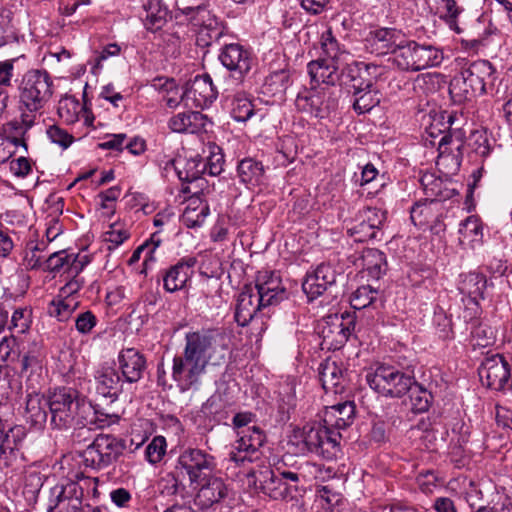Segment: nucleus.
Returning a JSON list of instances; mask_svg holds the SVG:
<instances>
[{"label":"nucleus","mask_w":512,"mask_h":512,"mask_svg":"<svg viewBox=\"0 0 512 512\" xmlns=\"http://www.w3.org/2000/svg\"><path fill=\"white\" fill-rule=\"evenodd\" d=\"M227 338L217 331L187 333L183 353L173 358L172 379L181 392L198 390L208 366L221 365L226 356Z\"/></svg>","instance_id":"nucleus-1"},{"label":"nucleus","mask_w":512,"mask_h":512,"mask_svg":"<svg viewBox=\"0 0 512 512\" xmlns=\"http://www.w3.org/2000/svg\"><path fill=\"white\" fill-rule=\"evenodd\" d=\"M53 81L45 70H30L19 84V116L4 128L7 139L16 147L27 150L25 136L41 117V110L53 94Z\"/></svg>","instance_id":"nucleus-2"},{"label":"nucleus","mask_w":512,"mask_h":512,"mask_svg":"<svg viewBox=\"0 0 512 512\" xmlns=\"http://www.w3.org/2000/svg\"><path fill=\"white\" fill-rule=\"evenodd\" d=\"M45 405L49 408L51 425L58 429L84 424L92 413L91 404L72 388L55 389Z\"/></svg>","instance_id":"nucleus-3"},{"label":"nucleus","mask_w":512,"mask_h":512,"mask_svg":"<svg viewBox=\"0 0 512 512\" xmlns=\"http://www.w3.org/2000/svg\"><path fill=\"white\" fill-rule=\"evenodd\" d=\"M496 79L492 64L487 60H478L464 68L460 76L453 78L449 92L455 102L471 101L491 89Z\"/></svg>","instance_id":"nucleus-4"},{"label":"nucleus","mask_w":512,"mask_h":512,"mask_svg":"<svg viewBox=\"0 0 512 512\" xmlns=\"http://www.w3.org/2000/svg\"><path fill=\"white\" fill-rule=\"evenodd\" d=\"M365 380L372 390L386 398H401L411 392L414 400L415 391L420 390L413 376L384 363L370 366Z\"/></svg>","instance_id":"nucleus-5"},{"label":"nucleus","mask_w":512,"mask_h":512,"mask_svg":"<svg viewBox=\"0 0 512 512\" xmlns=\"http://www.w3.org/2000/svg\"><path fill=\"white\" fill-rule=\"evenodd\" d=\"M340 438V432L330 430L325 424L314 422L294 429L290 443L296 445L300 453L310 452L332 459L338 451Z\"/></svg>","instance_id":"nucleus-6"},{"label":"nucleus","mask_w":512,"mask_h":512,"mask_svg":"<svg viewBox=\"0 0 512 512\" xmlns=\"http://www.w3.org/2000/svg\"><path fill=\"white\" fill-rule=\"evenodd\" d=\"M368 67L364 63L346 65L342 84L353 88V108L358 114H364L380 102L378 91L373 87V80L366 79Z\"/></svg>","instance_id":"nucleus-7"},{"label":"nucleus","mask_w":512,"mask_h":512,"mask_svg":"<svg viewBox=\"0 0 512 512\" xmlns=\"http://www.w3.org/2000/svg\"><path fill=\"white\" fill-rule=\"evenodd\" d=\"M442 60L443 53L436 47L406 40H403L393 57L394 64L404 71H419L437 66Z\"/></svg>","instance_id":"nucleus-8"},{"label":"nucleus","mask_w":512,"mask_h":512,"mask_svg":"<svg viewBox=\"0 0 512 512\" xmlns=\"http://www.w3.org/2000/svg\"><path fill=\"white\" fill-rule=\"evenodd\" d=\"M296 108L312 117L327 118L338 106L337 89L329 86H318L298 93L295 99Z\"/></svg>","instance_id":"nucleus-9"},{"label":"nucleus","mask_w":512,"mask_h":512,"mask_svg":"<svg viewBox=\"0 0 512 512\" xmlns=\"http://www.w3.org/2000/svg\"><path fill=\"white\" fill-rule=\"evenodd\" d=\"M255 483H258L259 489L274 500H286L293 498L298 490L300 474L294 471L283 470L279 468L276 471L265 468L259 471L255 477Z\"/></svg>","instance_id":"nucleus-10"},{"label":"nucleus","mask_w":512,"mask_h":512,"mask_svg":"<svg viewBox=\"0 0 512 512\" xmlns=\"http://www.w3.org/2000/svg\"><path fill=\"white\" fill-rule=\"evenodd\" d=\"M125 449L121 439L110 434H99L83 451L86 466L93 469L106 468L114 463Z\"/></svg>","instance_id":"nucleus-11"},{"label":"nucleus","mask_w":512,"mask_h":512,"mask_svg":"<svg viewBox=\"0 0 512 512\" xmlns=\"http://www.w3.org/2000/svg\"><path fill=\"white\" fill-rule=\"evenodd\" d=\"M216 467L215 457L197 448L184 450L178 458V468L187 474L191 484H200L213 474Z\"/></svg>","instance_id":"nucleus-12"},{"label":"nucleus","mask_w":512,"mask_h":512,"mask_svg":"<svg viewBox=\"0 0 512 512\" xmlns=\"http://www.w3.org/2000/svg\"><path fill=\"white\" fill-rule=\"evenodd\" d=\"M239 438L229 453V460L238 465L254 462L261 456L260 448L265 442L264 433L256 426L238 432Z\"/></svg>","instance_id":"nucleus-13"},{"label":"nucleus","mask_w":512,"mask_h":512,"mask_svg":"<svg viewBox=\"0 0 512 512\" xmlns=\"http://www.w3.org/2000/svg\"><path fill=\"white\" fill-rule=\"evenodd\" d=\"M483 385L495 391L506 388L510 379L508 362L499 354L486 357L478 369Z\"/></svg>","instance_id":"nucleus-14"},{"label":"nucleus","mask_w":512,"mask_h":512,"mask_svg":"<svg viewBox=\"0 0 512 512\" xmlns=\"http://www.w3.org/2000/svg\"><path fill=\"white\" fill-rule=\"evenodd\" d=\"M252 287L265 307L277 305L286 298V289L280 276L272 271L258 272Z\"/></svg>","instance_id":"nucleus-15"},{"label":"nucleus","mask_w":512,"mask_h":512,"mask_svg":"<svg viewBox=\"0 0 512 512\" xmlns=\"http://www.w3.org/2000/svg\"><path fill=\"white\" fill-rule=\"evenodd\" d=\"M338 272L330 263H322L308 272L302 283V289L310 300L321 296L336 282Z\"/></svg>","instance_id":"nucleus-16"},{"label":"nucleus","mask_w":512,"mask_h":512,"mask_svg":"<svg viewBox=\"0 0 512 512\" xmlns=\"http://www.w3.org/2000/svg\"><path fill=\"white\" fill-rule=\"evenodd\" d=\"M219 60L238 80L242 79L252 66L251 53L238 43L225 45L219 53Z\"/></svg>","instance_id":"nucleus-17"},{"label":"nucleus","mask_w":512,"mask_h":512,"mask_svg":"<svg viewBox=\"0 0 512 512\" xmlns=\"http://www.w3.org/2000/svg\"><path fill=\"white\" fill-rule=\"evenodd\" d=\"M95 389L103 397L116 400L122 392L124 380L113 364L104 363L94 372Z\"/></svg>","instance_id":"nucleus-18"},{"label":"nucleus","mask_w":512,"mask_h":512,"mask_svg":"<svg viewBox=\"0 0 512 512\" xmlns=\"http://www.w3.org/2000/svg\"><path fill=\"white\" fill-rule=\"evenodd\" d=\"M196 485L199 488L195 497V503L202 509L220 503L228 495V487L223 479L213 474Z\"/></svg>","instance_id":"nucleus-19"},{"label":"nucleus","mask_w":512,"mask_h":512,"mask_svg":"<svg viewBox=\"0 0 512 512\" xmlns=\"http://www.w3.org/2000/svg\"><path fill=\"white\" fill-rule=\"evenodd\" d=\"M186 104L189 101L198 108L210 105L217 97L212 79L209 75H198L185 88Z\"/></svg>","instance_id":"nucleus-20"},{"label":"nucleus","mask_w":512,"mask_h":512,"mask_svg":"<svg viewBox=\"0 0 512 512\" xmlns=\"http://www.w3.org/2000/svg\"><path fill=\"white\" fill-rule=\"evenodd\" d=\"M342 65L341 62L319 58L311 61L307 68L312 82L333 87L338 81L342 83L343 73L346 71L345 68L341 74L338 73Z\"/></svg>","instance_id":"nucleus-21"},{"label":"nucleus","mask_w":512,"mask_h":512,"mask_svg":"<svg viewBox=\"0 0 512 512\" xmlns=\"http://www.w3.org/2000/svg\"><path fill=\"white\" fill-rule=\"evenodd\" d=\"M118 364L127 383L138 382L146 369L144 355L134 348L122 349L118 354Z\"/></svg>","instance_id":"nucleus-22"},{"label":"nucleus","mask_w":512,"mask_h":512,"mask_svg":"<svg viewBox=\"0 0 512 512\" xmlns=\"http://www.w3.org/2000/svg\"><path fill=\"white\" fill-rule=\"evenodd\" d=\"M254 290L252 285H245L237 297L235 320L240 326H246L259 310L265 308Z\"/></svg>","instance_id":"nucleus-23"},{"label":"nucleus","mask_w":512,"mask_h":512,"mask_svg":"<svg viewBox=\"0 0 512 512\" xmlns=\"http://www.w3.org/2000/svg\"><path fill=\"white\" fill-rule=\"evenodd\" d=\"M319 335L322 338L321 347L327 350H336L344 345L350 335L348 327L343 325L342 320L337 316H330L319 328Z\"/></svg>","instance_id":"nucleus-24"},{"label":"nucleus","mask_w":512,"mask_h":512,"mask_svg":"<svg viewBox=\"0 0 512 512\" xmlns=\"http://www.w3.org/2000/svg\"><path fill=\"white\" fill-rule=\"evenodd\" d=\"M195 264L194 257H186L171 266L163 275L164 289L170 293L183 289L193 275Z\"/></svg>","instance_id":"nucleus-25"},{"label":"nucleus","mask_w":512,"mask_h":512,"mask_svg":"<svg viewBox=\"0 0 512 512\" xmlns=\"http://www.w3.org/2000/svg\"><path fill=\"white\" fill-rule=\"evenodd\" d=\"M184 14L193 13L191 20L195 26L200 27V34H205L210 41H217L222 35V28L218 21L210 16V12L201 5L179 7Z\"/></svg>","instance_id":"nucleus-26"},{"label":"nucleus","mask_w":512,"mask_h":512,"mask_svg":"<svg viewBox=\"0 0 512 512\" xmlns=\"http://www.w3.org/2000/svg\"><path fill=\"white\" fill-rule=\"evenodd\" d=\"M355 415L353 402H342L326 407L323 414V423L330 429L339 432L352 424Z\"/></svg>","instance_id":"nucleus-27"},{"label":"nucleus","mask_w":512,"mask_h":512,"mask_svg":"<svg viewBox=\"0 0 512 512\" xmlns=\"http://www.w3.org/2000/svg\"><path fill=\"white\" fill-rule=\"evenodd\" d=\"M209 120L206 115L198 111L178 113L169 120V127L177 133H200L206 131Z\"/></svg>","instance_id":"nucleus-28"},{"label":"nucleus","mask_w":512,"mask_h":512,"mask_svg":"<svg viewBox=\"0 0 512 512\" xmlns=\"http://www.w3.org/2000/svg\"><path fill=\"white\" fill-rule=\"evenodd\" d=\"M403 40L400 32L389 28H382L370 32L367 39L370 46H372L374 51L378 54L391 53L393 57H395V51L400 47Z\"/></svg>","instance_id":"nucleus-29"},{"label":"nucleus","mask_w":512,"mask_h":512,"mask_svg":"<svg viewBox=\"0 0 512 512\" xmlns=\"http://www.w3.org/2000/svg\"><path fill=\"white\" fill-rule=\"evenodd\" d=\"M487 286L486 277L480 273L470 272L461 274L458 282L459 292L467 297L468 303L478 305L479 300L484 298V291Z\"/></svg>","instance_id":"nucleus-30"},{"label":"nucleus","mask_w":512,"mask_h":512,"mask_svg":"<svg viewBox=\"0 0 512 512\" xmlns=\"http://www.w3.org/2000/svg\"><path fill=\"white\" fill-rule=\"evenodd\" d=\"M174 169V175L181 181L192 182L205 175L204 159L198 156L190 159L176 158L168 160Z\"/></svg>","instance_id":"nucleus-31"},{"label":"nucleus","mask_w":512,"mask_h":512,"mask_svg":"<svg viewBox=\"0 0 512 512\" xmlns=\"http://www.w3.org/2000/svg\"><path fill=\"white\" fill-rule=\"evenodd\" d=\"M319 379L325 391L341 393L344 389L345 371L335 361L326 360L320 364Z\"/></svg>","instance_id":"nucleus-32"},{"label":"nucleus","mask_w":512,"mask_h":512,"mask_svg":"<svg viewBox=\"0 0 512 512\" xmlns=\"http://www.w3.org/2000/svg\"><path fill=\"white\" fill-rule=\"evenodd\" d=\"M85 258V256L79 257L74 254H67L65 251H58L48 257L46 266L50 271L64 269L67 274H79L86 264Z\"/></svg>","instance_id":"nucleus-33"},{"label":"nucleus","mask_w":512,"mask_h":512,"mask_svg":"<svg viewBox=\"0 0 512 512\" xmlns=\"http://www.w3.org/2000/svg\"><path fill=\"white\" fill-rule=\"evenodd\" d=\"M355 265L364 271L368 276L379 279L386 266V258L383 252L375 248H366L355 259Z\"/></svg>","instance_id":"nucleus-34"},{"label":"nucleus","mask_w":512,"mask_h":512,"mask_svg":"<svg viewBox=\"0 0 512 512\" xmlns=\"http://www.w3.org/2000/svg\"><path fill=\"white\" fill-rule=\"evenodd\" d=\"M210 213L209 205L199 197H192L182 214V223L188 228H197L204 224Z\"/></svg>","instance_id":"nucleus-35"},{"label":"nucleus","mask_w":512,"mask_h":512,"mask_svg":"<svg viewBox=\"0 0 512 512\" xmlns=\"http://www.w3.org/2000/svg\"><path fill=\"white\" fill-rule=\"evenodd\" d=\"M459 241L472 249L482 244L483 226L476 216H469L459 225Z\"/></svg>","instance_id":"nucleus-36"},{"label":"nucleus","mask_w":512,"mask_h":512,"mask_svg":"<svg viewBox=\"0 0 512 512\" xmlns=\"http://www.w3.org/2000/svg\"><path fill=\"white\" fill-rule=\"evenodd\" d=\"M58 115L67 124H74L81 117L85 118V123L90 124L84 104L73 96H65L59 101Z\"/></svg>","instance_id":"nucleus-37"},{"label":"nucleus","mask_w":512,"mask_h":512,"mask_svg":"<svg viewBox=\"0 0 512 512\" xmlns=\"http://www.w3.org/2000/svg\"><path fill=\"white\" fill-rule=\"evenodd\" d=\"M142 6L145 11V27L153 32L161 29L165 25L168 15L161 0H142Z\"/></svg>","instance_id":"nucleus-38"},{"label":"nucleus","mask_w":512,"mask_h":512,"mask_svg":"<svg viewBox=\"0 0 512 512\" xmlns=\"http://www.w3.org/2000/svg\"><path fill=\"white\" fill-rule=\"evenodd\" d=\"M78 298H65L58 294L48 305V314L59 321H67L79 307Z\"/></svg>","instance_id":"nucleus-39"},{"label":"nucleus","mask_w":512,"mask_h":512,"mask_svg":"<svg viewBox=\"0 0 512 512\" xmlns=\"http://www.w3.org/2000/svg\"><path fill=\"white\" fill-rule=\"evenodd\" d=\"M319 43L323 53L322 58L341 63L344 62L348 54L341 48L336 37L333 35L331 28H326L320 34Z\"/></svg>","instance_id":"nucleus-40"},{"label":"nucleus","mask_w":512,"mask_h":512,"mask_svg":"<svg viewBox=\"0 0 512 512\" xmlns=\"http://www.w3.org/2000/svg\"><path fill=\"white\" fill-rule=\"evenodd\" d=\"M241 181L250 185H259L264 179V167L261 162L252 158L243 159L237 167Z\"/></svg>","instance_id":"nucleus-41"},{"label":"nucleus","mask_w":512,"mask_h":512,"mask_svg":"<svg viewBox=\"0 0 512 512\" xmlns=\"http://www.w3.org/2000/svg\"><path fill=\"white\" fill-rule=\"evenodd\" d=\"M47 400H43L40 395H29L26 401V414L27 419L35 426H41L47 420V412L45 410L48 405H45Z\"/></svg>","instance_id":"nucleus-42"},{"label":"nucleus","mask_w":512,"mask_h":512,"mask_svg":"<svg viewBox=\"0 0 512 512\" xmlns=\"http://www.w3.org/2000/svg\"><path fill=\"white\" fill-rule=\"evenodd\" d=\"M155 87L165 92L163 101L169 108L177 107L181 101H186L185 90L179 89L173 79H158L154 84Z\"/></svg>","instance_id":"nucleus-43"},{"label":"nucleus","mask_w":512,"mask_h":512,"mask_svg":"<svg viewBox=\"0 0 512 512\" xmlns=\"http://www.w3.org/2000/svg\"><path fill=\"white\" fill-rule=\"evenodd\" d=\"M438 203L434 200H431L430 204L427 203H417L411 208V221L415 226L420 228L429 224L430 220L432 221L435 217V209Z\"/></svg>","instance_id":"nucleus-44"},{"label":"nucleus","mask_w":512,"mask_h":512,"mask_svg":"<svg viewBox=\"0 0 512 512\" xmlns=\"http://www.w3.org/2000/svg\"><path fill=\"white\" fill-rule=\"evenodd\" d=\"M254 113L251 101L244 94H236L231 101V116L235 121L245 122Z\"/></svg>","instance_id":"nucleus-45"},{"label":"nucleus","mask_w":512,"mask_h":512,"mask_svg":"<svg viewBox=\"0 0 512 512\" xmlns=\"http://www.w3.org/2000/svg\"><path fill=\"white\" fill-rule=\"evenodd\" d=\"M378 291L369 285L361 286L353 292L350 303L354 309H364L377 298Z\"/></svg>","instance_id":"nucleus-46"},{"label":"nucleus","mask_w":512,"mask_h":512,"mask_svg":"<svg viewBox=\"0 0 512 512\" xmlns=\"http://www.w3.org/2000/svg\"><path fill=\"white\" fill-rule=\"evenodd\" d=\"M18 449V440L14 435L13 428L7 427L0 420V457L13 455Z\"/></svg>","instance_id":"nucleus-47"},{"label":"nucleus","mask_w":512,"mask_h":512,"mask_svg":"<svg viewBox=\"0 0 512 512\" xmlns=\"http://www.w3.org/2000/svg\"><path fill=\"white\" fill-rule=\"evenodd\" d=\"M496 330L486 323H480L472 331V337L475 345L487 347L493 345L496 341Z\"/></svg>","instance_id":"nucleus-48"},{"label":"nucleus","mask_w":512,"mask_h":512,"mask_svg":"<svg viewBox=\"0 0 512 512\" xmlns=\"http://www.w3.org/2000/svg\"><path fill=\"white\" fill-rule=\"evenodd\" d=\"M53 494L56 495L55 502H66L78 498L82 501L83 488L76 482H68L66 485L55 487Z\"/></svg>","instance_id":"nucleus-49"},{"label":"nucleus","mask_w":512,"mask_h":512,"mask_svg":"<svg viewBox=\"0 0 512 512\" xmlns=\"http://www.w3.org/2000/svg\"><path fill=\"white\" fill-rule=\"evenodd\" d=\"M129 238V232L122 223H113L105 232L104 240L109 243L108 249H114Z\"/></svg>","instance_id":"nucleus-50"},{"label":"nucleus","mask_w":512,"mask_h":512,"mask_svg":"<svg viewBox=\"0 0 512 512\" xmlns=\"http://www.w3.org/2000/svg\"><path fill=\"white\" fill-rule=\"evenodd\" d=\"M166 452V440L162 436H156L147 445L145 449V457L151 464L160 462Z\"/></svg>","instance_id":"nucleus-51"},{"label":"nucleus","mask_w":512,"mask_h":512,"mask_svg":"<svg viewBox=\"0 0 512 512\" xmlns=\"http://www.w3.org/2000/svg\"><path fill=\"white\" fill-rule=\"evenodd\" d=\"M121 189L118 186L111 187L98 194L99 205L105 210V215L110 217L115 212V201L119 198Z\"/></svg>","instance_id":"nucleus-52"},{"label":"nucleus","mask_w":512,"mask_h":512,"mask_svg":"<svg viewBox=\"0 0 512 512\" xmlns=\"http://www.w3.org/2000/svg\"><path fill=\"white\" fill-rule=\"evenodd\" d=\"M386 219V212L375 207L366 208L361 215V220L369 227L371 226L376 231H379L383 226Z\"/></svg>","instance_id":"nucleus-53"},{"label":"nucleus","mask_w":512,"mask_h":512,"mask_svg":"<svg viewBox=\"0 0 512 512\" xmlns=\"http://www.w3.org/2000/svg\"><path fill=\"white\" fill-rule=\"evenodd\" d=\"M30 326V313L28 310L19 308L16 309L11 317L9 329L15 333L23 334Z\"/></svg>","instance_id":"nucleus-54"},{"label":"nucleus","mask_w":512,"mask_h":512,"mask_svg":"<svg viewBox=\"0 0 512 512\" xmlns=\"http://www.w3.org/2000/svg\"><path fill=\"white\" fill-rule=\"evenodd\" d=\"M46 134L51 142L59 145L63 149L68 148L74 140L71 134L58 125L50 126L47 129Z\"/></svg>","instance_id":"nucleus-55"},{"label":"nucleus","mask_w":512,"mask_h":512,"mask_svg":"<svg viewBox=\"0 0 512 512\" xmlns=\"http://www.w3.org/2000/svg\"><path fill=\"white\" fill-rule=\"evenodd\" d=\"M96 324L97 318L91 311L81 312L75 319V327L80 334L90 333Z\"/></svg>","instance_id":"nucleus-56"},{"label":"nucleus","mask_w":512,"mask_h":512,"mask_svg":"<svg viewBox=\"0 0 512 512\" xmlns=\"http://www.w3.org/2000/svg\"><path fill=\"white\" fill-rule=\"evenodd\" d=\"M72 278L61 287L59 294L65 298H78L77 294L84 285V279L79 274H68Z\"/></svg>","instance_id":"nucleus-57"},{"label":"nucleus","mask_w":512,"mask_h":512,"mask_svg":"<svg viewBox=\"0 0 512 512\" xmlns=\"http://www.w3.org/2000/svg\"><path fill=\"white\" fill-rule=\"evenodd\" d=\"M204 159L205 174L210 176H217L223 170L224 158L221 153L211 152L210 155Z\"/></svg>","instance_id":"nucleus-58"},{"label":"nucleus","mask_w":512,"mask_h":512,"mask_svg":"<svg viewBox=\"0 0 512 512\" xmlns=\"http://www.w3.org/2000/svg\"><path fill=\"white\" fill-rule=\"evenodd\" d=\"M367 226L368 225L361 220L359 224L349 230L351 235L355 237V241L364 242L377 238L378 231H376L371 226Z\"/></svg>","instance_id":"nucleus-59"},{"label":"nucleus","mask_w":512,"mask_h":512,"mask_svg":"<svg viewBox=\"0 0 512 512\" xmlns=\"http://www.w3.org/2000/svg\"><path fill=\"white\" fill-rule=\"evenodd\" d=\"M22 373L27 372H37L42 368L41 366V357L40 354L36 351H29L27 354H25L22 358Z\"/></svg>","instance_id":"nucleus-60"},{"label":"nucleus","mask_w":512,"mask_h":512,"mask_svg":"<svg viewBox=\"0 0 512 512\" xmlns=\"http://www.w3.org/2000/svg\"><path fill=\"white\" fill-rule=\"evenodd\" d=\"M121 48L118 44L112 43L106 45L100 52H97L95 55V64L94 69H101L103 66V62L107 60L109 57H114L120 54Z\"/></svg>","instance_id":"nucleus-61"},{"label":"nucleus","mask_w":512,"mask_h":512,"mask_svg":"<svg viewBox=\"0 0 512 512\" xmlns=\"http://www.w3.org/2000/svg\"><path fill=\"white\" fill-rule=\"evenodd\" d=\"M12 173L18 177H25L31 171V165L27 158L19 157L10 162Z\"/></svg>","instance_id":"nucleus-62"},{"label":"nucleus","mask_w":512,"mask_h":512,"mask_svg":"<svg viewBox=\"0 0 512 512\" xmlns=\"http://www.w3.org/2000/svg\"><path fill=\"white\" fill-rule=\"evenodd\" d=\"M229 228L224 219H219L211 230V239L214 242H224L228 239Z\"/></svg>","instance_id":"nucleus-63"},{"label":"nucleus","mask_w":512,"mask_h":512,"mask_svg":"<svg viewBox=\"0 0 512 512\" xmlns=\"http://www.w3.org/2000/svg\"><path fill=\"white\" fill-rule=\"evenodd\" d=\"M496 422L498 426H501L504 429L511 430L512 429V411L502 407L496 406Z\"/></svg>","instance_id":"nucleus-64"}]
</instances>
